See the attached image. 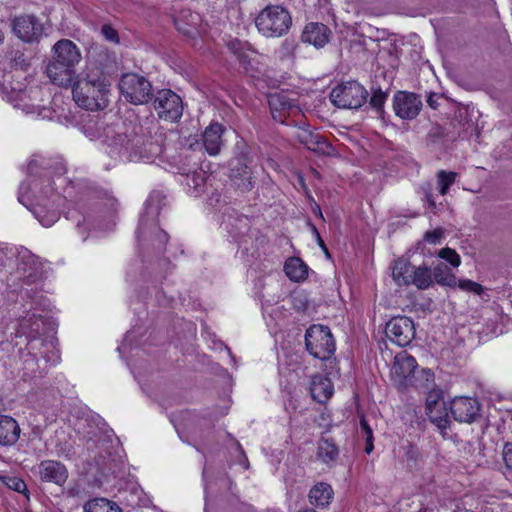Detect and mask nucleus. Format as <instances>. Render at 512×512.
<instances>
[{"label":"nucleus","mask_w":512,"mask_h":512,"mask_svg":"<svg viewBox=\"0 0 512 512\" xmlns=\"http://www.w3.org/2000/svg\"><path fill=\"white\" fill-rule=\"evenodd\" d=\"M269 106L273 118L282 123L284 122L285 112L296 108L286 95L280 93L270 95Z\"/></svg>","instance_id":"20"},{"label":"nucleus","mask_w":512,"mask_h":512,"mask_svg":"<svg viewBox=\"0 0 512 512\" xmlns=\"http://www.w3.org/2000/svg\"><path fill=\"white\" fill-rule=\"evenodd\" d=\"M53 183H54V181H52L50 179V177H48V176H45V178L40 183V185H41V193H42V195L44 197H46L48 199H50V198H52L54 196V193H53L54 189L52 187ZM32 185H33L34 189H37L38 186H39V183L34 181Z\"/></svg>","instance_id":"39"},{"label":"nucleus","mask_w":512,"mask_h":512,"mask_svg":"<svg viewBox=\"0 0 512 512\" xmlns=\"http://www.w3.org/2000/svg\"><path fill=\"white\" fill-rule=\"evenodd\" d=\"M12 30L23 42L33 43L42 36L43 24L36 16L25 14L13 19Z\"/></svg>","instance_id":"8"},{"label":"nucleus","mask_w":512,"mask_h":512,"mask_svg":"<svg viewBox=\"0 0 512 512\" xmlns=\"http://www.w3.org/2000/svg\"><path fill=\"white\" fill-rule=\"evenodd\" d=\"M387 93L383 92L381 89L374 90L372 92V96L369 100V105L380 114L383 111L384 104L387 99Z\"/></svg>","instance_id":"35"},{"label":"nucleus","mask_w":512,"mask_h":512,"mask_svg":"<svg viewBox=\"0 0 512 512\" xmlns=\"http://www.w3.org/2000/svg\"><path fill=\"white\" fill-rule=\"evenodd\" d=\"M456 286L463 291L472 292L477 295H480L483 291V287L479 283L469 279L457 280Z\"/></svg>","instance_id":"38"},{"label":"nucleus","mask_w":512,"mask_h":512,"mask_svg":"<svg viewBox=\"0 0 512 512\" xmlns=\"http://www.w3.org/2000/svg\"><path fill=\"white\" fill-rule=\"evenodd\" d=\"M318 244H319V246H320V247L325 251V253H326L327 255H329L328 250H327V247H326V245H325L324 241L322 240V238H319V242H318Z\"/></svg>","instance_id":"53"},{"label":"nucleus","mask_w":512,"mask_h":512,"mask_svg":"<svg viewBox=\"0 0 512 512\" xmlns=\"http://www.w3.org/2000/svg\"><path fill=\"white\" fill-rule=\"evenodd\" d=\"M54 221H55V216H53V218H52V219H47V220L43 219V220H40L41 224H42L43 226H45V227H49V226H51V225H52V223H53Z\"/></svg>","instance_id":"50"},{"label":"nucleus","mask_w":512,"mask_h":512,"mask_svg":"<svg viewBox=\"0 0 512 512\" xmlns=\"http://www.w3.org/2000/svg\"><path fill=\"white\" fill-rule=\"evenodd\" d=\"M40 479L62 486L68 479V470L64 464L55 460H43L38 465Z\"/></svg>","instance_id":"12"},{"label":"nucleus","mask_w":512,"mask_h":512,"mask_svg":"<svg viewBox=\"0 0 512 512\" xmlns=\"http://www.w3.org/2000/svg\"><path fill=\"white\" fill-rule=\"evenodd\" d=\"M368 92L363 85L357 81H348L332 89L330 93L331 102L344 109H358L366 101Z\"/></svg>","instance_id":"5"},{"label":"nucleus","mask_w":512,"mask_h":512,"mask_svg":"<svg viewBox=\"0 0 512 512\" xmlns=\"http://www.w3.org/2000/svg\"><path fill=\"white\" fill-rule=\"evenodd\" d=\"M237 446H238L239 450L241 451V453H243V450H242L241 445L238 443V445H237Z\"/></svg>","instance_id":"64"},{"label":"nucleus","mask_w":512,"mask_h":512,"mask_svg":"<svg viewBox=\"0 0 512 512\" xmlns=\"http://www.w3.org/2000/svg\"><path fill=\"white\" fill-rule=\"evenodd\" d=\"M446 404L443 397L438 392H430L426 399V410L433 407H442Z\"/></svg>","instance_id":"42"},{"label":"nucleus","mask_w":512,"mask_h":512,"mask_svg":"<svg viewBox=\"0 0 512 512\" xmlns=\"http://www.w3.org/2000/svg\"><path fill=\"white\" fill-rule=\"evenodd\" d=\"M48 78L60 87H69L73 84L76 71L75 67L51 59L46 67Z\"/></svg>","instance_id":"13"},{"label":"nucleus","mask_w":512,"mask_h":512,"mask_svg":"<svg viewBox=\"0 0 512 512\" xmlns=\"http://www.w3.org/2000/svg\"><path fill=\"white\" fill-rule=\"evenodd\" d=\"M16 97L17 99L14 100V107L20 108L26 114H36L41 118H49L51 116V110L49 108L28 103L26 101L28 98L26 91H19Z\"/></svg>","instance_id":"24"},{"label":"nucleus","mask_w":512,"mask_h":512,"mask_svg":"<svg viewBox=\"0 0 512 512\" xmlns=\"http://www.w3.org/2000/svg\"><path fill=\"white\" fill-rule=\"evenodd\" d=\"M52 59L76 67L81 61V52L77 45L69 39L57 41L53 48Z\"/></svg>","instance_id":"14"},{"label":"nucleus","mask_w":512,"mask_h":512,"mask_svg":"<svg viewBox=\"0 0 512 512\" xmlns=\"http://www.w3.org/2000/svg\"><path fill=\"white\" fill-rule=\"evenodd\" d=\"M154 108L159 118L166 121H177L183 113V103L175 92L163 89L157 92L154 99Z\"/></svg>","instance_id":"6"},{"label":"nucleus","mask_w":512,"mask_h":512,"mask_svg":"<svg viewBox=\"0 0 512 512\" xmlns=\"http://www.w3.org/2000/svg\"><path fill=\"white\" fill-rule=\"evenodd\" d=\"M230 178L237 189L241 191H249L252 188L251 171L246 164L240 161L231 168Z\"/></svg>","instance_id":"22"},{"label":"nucleus","mask_w":512,"mask_h":512,"mask_svg":"<svg viewBox=\"0 0 512 512\" xmlns=\"http://www.w3.org/2000/svg\"><path fill=\"white\" fill-rule=\"evenodd\" d=\"M64 173H65V168H64V167H60V168H58V172H57V174H58L59 176L63 175ZM58 180H61V177H58Z\"/></svg>","instance_id":"54"},{"label":"nucleus","mask_w":512,"mask_h":512,"mask_svg":"<svg viewBox=\"0 0 512 512\" xmlns=\"http://www.w3.org/2000/svg\"><path fill=\"white\" fill-rule=\"evenodd\" d=\"M443 238V230L438 228L433 231H427L424 235V240L430 244H438Z\"/></svg>","instance_id":"44"},{"label":"nucleus","mask_w":512,"mask_h":512,"mask_svg":"<svg viewBox=\"0 0 512 512\" xmlns=\"http://www.w3.org/2000/svg\"><path fill=\"white\" fill-rule=\"evenodd\" d=\"M425 199L429 203L430 207H432L433 209L436 208L435 201H434L432 193L430 191L425 192Z\"/></svg>","instance_id":"48"},{"label":"nucleus","mask_w":512,"mask_h":512,"mask_svg":"<svg viewBox=\"0 0 512 512\" xmlns=\"http://www.w3.org/2000/svg\"><path fill=\"white\" fill-rule=\"evenodd\" d=\"M360 433L365 438V452L370 454L373 449V431L365 418L360 420Z\"/></svg>","instance_id":"33"},{"label":"nucleus","mask_w":512,"mask_h":512,"mask_svg":"<svg viewBox=\"0 0 512 512\" xmlns=\"http://www.w3.org/2000/svg\"><path fill=\"white\" fill-rule=\"evenodd\" d=\"M430 421L443 433L449 426L450 420L446 404L426 410Z\"/></svg>","instance_id":"30"},{"label":"nucleus","mask_w":512,"mask_h":512,"mask_svg":"<svg viewBox=\"0 0 512 512\" xmlns=\"http://www.w3.org/2000/svg\"><path fill=\"white\" fill-rule=\"evenodd\" d=\"M445 137V130L438 124H433L427 134V140L430 143H437Z\"/></svg>","instance_id":"41"},{"label":"nucleus","mask_w":512,"mask_h":512,"mask_svg":"<svg viewBox=\"0 0 512 512\" xmlns=\"http://www.w3.org/2000/svg\"><path fill=\"white\" fill-rule=\"evenodd\" d=\"M316 213H318V214H319V216H320L321 218H323V215H322V212H321V210H320V207H319V206H317Z\"/></svg>","instance_id":"58"},{"label":"nucleus","mask_w":512,"mask_h":512,"mask_svg":"<svg viewBox=\"0 0 512 512\" xmlns=\"http://www.w3.org/2000/svg\"><path fill=\"white\" fill-rule=\"evenodd\" d=\"M13 65L19 67L21 70H25L28 66L24 53L16 51L12 58Z\"/></svg>","instance_id":"46"},{"label":"nucleus","mask_w":512,"mask_h":512,"mask_svg":"<svg viewBox=\"0 0 512 512\" xmlns=\"http://www.w3.org/2000/svg\"><path fill=\"white\" fill-rule=\"evenodd\" d=\"M415 266H413L408 260L399 258L395 260L393 269H392V276L394 281L398 285H411V280L413 277Z\"/></svg>","instance_id":"23"},{"label":"nucleus","mask_w":512,"mask_h":512,"mask_svg":"<svg viewBox=\"0 0 512 512\" xmlns=\"http://www.w3.org/2000/svg\"><path fill=\"white\" fill-rule=\"evenodd\" d=\"M4 41V32L2 31V29L0 28V44H2Z\"/></svg>","instance_id":"55"},{"label":"nucleus","mask_w":512,"mask_h":512,"mask_svg":"<svg viewBox=\"0 0 512 512\" xmlns=\"http://www.w3.org/2000/svg\"><path fill=\"white\" fill-rule=\"evenodd\" d=\"M333 392V384L328 377L321 374L311 377L310 393L314 400L319 403H325L331 398Z\"/></svg>","instance_id":"16"},{"label":"nucleus","mask_w":512,"mask_h":512,"mask_svg":"<svg viewBox=\"0 0 512 512\" xmlns=\"http://www.w3.org/2000/svg\"><path fill=\"white\" fill-rule=\"evenodd\" d=\"M339 454L335 443L330 439H321L318 443L317 456L325 463L334 461Z\"/></svg>","instance_id":"31"},{"label":"nucleus","mask_w":512,"mask_h":512,"mask_svg":"<svg viewBox=\"0 0 512 512\" xmlns=\"http://www.w3.org/2000/svg\"><path fill=\"white\" fill-rule=\"evenodd\" d=\"M20 436V427L11 416L0 415V445L11 446Z\"/></svg>","instance_id":"19"},{"label":"nucleus","mask_w":512,"mask_h":512,"mask_svg":"<svg viewBox=\"0 0 512 512\" xmlns=\"http://www.w3.org/2000/svg\"><path fill=\"white\" fill-rule=\"evenodd\" d=\"M84 512H122L121 508L106 498H95L85 503Z\"/></svg>","instance_id":"29"},{"label":"nucleus","mask_w":512,"mask_h":512,"mask_svg":"<svg viewBox=\"0 0 512 512\" xmlns=\"http://www.w3.org/2000/svg\"><path fill=\"white\" fill-rule=\"evenodd\" d=\"M299 512H316V511L312 508H305V509L300 510Z\"/></svg>","instance_id":"56"},{"label":"nucleus","mask_w":512,"mask_h":512,"mask_svg":"<svg viewBox=\"0 0 512 512\" xmlns=\"http://www.w3.org/2000/svg\"><path fill=\"white\" fill-rule=\"evenodd\" d=\"M284 270L287 277L292 281H301L307 277V265L297 257L289 258L284 265Z\"/></svg>","instance_id":"25"},{"label":"nucleus","mask_w":512,"mask_h":512,"mask_svg":"<svg viewBox=\"0 0 512 512\" xmlns=\"http://www.w3.org/2000/svg\"><path fill=\"white\" fill-rule=\"evenodd\" d=\"M292 17L288 10L280 5H268L255 18L258 32L266 38H279L288 33Z\"/></svg>","instance_id":"2"},{"label":"nucleus","mask_w":512,"mask_h":512,"mask_svg":"<svg viewBox=\"0 0 512 512\" xmlns=\"http://www.w3.org/2000/svg\"><path fill=\"white\" fill-rule=\"evenodd\" d=\"M415 333V324L409 317H393L386 323L385 334L387 338L398 346L404 347L410 344L415 337Z\"/></svg>","instance_id":"7"},{"label":"nucleus","mask_w":512,"mask_h":512,"mask_svg":"<svg viewBox=\"0 0 512 512\" xmlns=\"http://www.w3.org/2000/svg\"><path fill=\"white\" fill-rule=\"evenodd\" d=\"M453 512H473V511L457 508V509L453 510Z\"/></svg>","instance_id":"57"},{"label":"nucleus","mask_w":512,"mask_h":512,"mask_svg":"<svg viewBox=\"0 0 512 512\" xmlns=\"http://www.w3.org/2000/svg\"><path fill=\"white\" fill-rule=\"evenodd\" d=\"M329 28L321 23H309L302 32V41L317 48L323 47L329 40Z\"/></svg>","instance_id":"17"},{"label":"nucleus","mask_w":512,"mask_h":512,"mask_svg":"<svg viewBox=\"0 0 512 512\" xmlns=\"http://www.w3.org/2000/svg\"><path fill=\"white\" fill-rule=\"evenodd\" d=\"M438 256L441 259L446 260L453 267H458L461 264V258L459 254L449 247L443 248L438 252Z\"/></svg>","instance_id":"36"},{"label":"nucleus","mask_w":512,"mask_h":512,"mask_svg":"<svg viewBox=\"0 0 512 512\" xmlns=\"http://www.w3.org/2000/svg\"><path fill=\"white\" fill-rule=\"evenodd\" d=\"M450 411L456 421L472 423L479 416L480 404L471 397H455L450 403Z\"/></svg>","instance_id":"10"},{"label":"nucleus","mask_w":512,"mask_h":512,"mask_svg":"<svg viewBox=\"0 0 512 512\" xmlns=\"http://www.w3.org/2000/svg\"><path fill=\"white\" fill-rule=\"evenodd\" d=\"M457 173L439 170L437 172V184L441 195H446L450 186L455 182Z\"/></svg>","instance_id":"32"},{"label":"nucleus","mask_w":512,"mask_h":512,"mask_svg":"<svg viewBox=\"0 0 512 512\" xmlns=\"http://www.w3.org/2000/svg\"><path fill=\"white\" fill-rule=\"evenodd\" d=\"M119 89L125 100L134 105L146 104L153 97L150 81L137 73L123 74L119 81Z\"/></svg>","instance_id":"4"},{"label":"nucleus","mask_w":512,"mask_h":512,"mask_svg":"<svg viewBox=\"0 0 512 512\" xmlns=\"http://www.w3.org/2000/svg\"><path fill=\"white\" fill-rule=\"evenodd\" d=\"M228 48L237 57L243 71L249 75H254L256 67L253 64L252 56L255 52L249 47L248 43L233 39L228 42Z\"/></svg>","instance_id":"15"},{"label":"nucleus","mask_w":512,"mask_h":512,"mask_svg":"<svg viewBox=\"0 0 512 512\" xmlns=\"http://www.w3.org/2000/svg\"><path fill=\"white\" fill-rule=\"evenodd\" d=\"M427 102H428V104H429V106H430V107H432V108H434V109L437 107V103H436V101H435V100H433V97H432V96H430V97L428 98Z\"/></svg>","instance_id":"52"},{"label":"nucleus","mask_w":512,"mask_h":512,"mask_svg":"<svg viewBox=\"0 0 512 512\" xmlns=\"http://www.w3.org/2000/svg\"><path fill=\"white\" fill-rule=\"evenodd\" d=\"M312 228H313V234L317 236V233H319L317 228L315 226H312Z\"/></svg>","instance_id":"61"},{"label":"nucleus","mask_w":512,"mask_h":512,"mask_svg":"<svg viewBox=\"0 0 512 512\" xmlns=\"http://www.w3.org/2000/svg\"><path fill=\"white\" fill-rule=\"evenodd\" d=\"M175 24H176V25H178V24H177V22H175ZM177 28H178L180 31H182V29H181L179 26H177ZM183 33H185V34H189V33H190V31H189V30H183Z\"/></svg>","instance_id":"59"},{"label":"nucleus","mask_w":512,"mask_h":512,"mask_svg":"<svg viewBox=\"0 0 512 512\" xmlns=\"http://www.w3.org/2000/svg\"><path fill=\"white\" fill-rule=\"evenodd\" d=\"M60 200V196H56L55 199H53V203H55L56 201ZM52 206H54V204H52Z\"/></svg>","instance_id":"63"},{"label":"nucleus","mask_w":512,"mask_h":512,"mask_svg":"<svg viewBox=\"0 0 512 512\" xmlns=\"http://www.w3.org/2000/svg\"><path fill=\"white\" fill-rule=\"evenodd\" d=\"M426 375L427 382H433L434 375L430 370L423 371Z\"/></svg>","instance_id":"51"},{"label":"nucleus","mask_w":512,"mask_h":512,"mask_svg":"<svg viewBox=\"0 0 512 512\" xmlns=\"http://www.w3.org/2000/svg\"><path fill=\"white\" fill-rule=\"evenodd\" d=\"M393 108L401 119L412 120L419 114L422 101L415 93L398 91L393 97Z\"/></svg>","instance_id":"9"},{"label":"nucleus","mask_w":512,"mask_h":512,"mask_svg":"<svg viewBox=\"0 0 512 512\" xmlns=\"http://www.w3.org/2000/svg\"><path fill=\"white\" fill-rule=\"evenodd\" d=\"M417 367L415 358L406 351H402L394 358L391 374L400 385H404L414 375Z\"/></svg>","instance_id":"11"},{"label":"nucleus","mask_w":512,"mask_h":512,"mask_svg":"<svg viewBox=\"0 0 512 512\" xmlns=\"http://www.w3.org/2000/svg\"><path fill=\"white\" fill-rule=\"evenodd\" d=\"M225 128L219 123L206 127L202 140L205 150L212 156L219 154L222 146V134Z\"/></svg>","instance_id":"18"},{"label":"nucleus","mask_w":512,"mask_h":512,"mask_svg":"<svg viewBox=\"0 0 512 512\" xmlns=\"http://www.w3.org/2000/svg\"><path fill=\"white\" fill-rule=\"evenodd\" d=\"M0 89L5 92L16 91V87L12 83V75L11 73H7L5 68L0 67Z\"/></svg>","instance_id":"40"},{"label":"nucleus","mask_w":512,"mask_h":512,"mask_svg":"<svg viewBox=\"0 0 512 512\" xmlns=\"http://www.w3.org/2000/svg\"><path fill=\"white\" fill-rule=\"evenodd\" d=\"M308 498L311 505L326 507L333 498V489L328 483H317L310 489Z\"/></svg>","instance_id":"21"},{"label":"nucleus","mask_w":512,"mask_h":512,"mask_svg":"<svg viewBox=\"0 0 512 512\" xmlns=\"http://www.w3.org/2000/svg\"><path fill=\"white\" fill-rule=\"evenodd\" d=\"M158 237L162 243H166L168 241V234L163 230L159 231Z\"/></svg>","instance_id":"49"},{"label":"nucleus","mask_w":512,"mask_h":512,"mask_svg":"<svg viewBox=\"0 0 512 512\" xmlns=\"http://www.w3.org/2000/svg\"><path fill=\"white\" fill-rule=\"evenodd\" d=\"M2 482L11 490L25 494L27 490L26 483L17 476H3L0 477Z\"/></svg>","instance_id":"34"},{"label":"nucleus","mask_w":512,"mask_h":512,"mask_svg":"<svg viewBox=\"0 0 512 512\" xmlns=\"http://www.w3.org/2000/svg\"><path fill=\"white\" fill-rule=\"evenodd\" d=\"M101 34L103 37L113 43L119 42L118 32L109 24H104L101 27Z\"/></svg>","instance_id":"43"},{"label":"nucleus","mask_w":512,"mask_h":512,"mask_svg":"<svg viewBox=\"0 0 512 512\" xmlns=\"http://www.w3.org/2000/svg\"><path fill=\"white\" fill-rule=\"evenodd\" d=\"M203 171H195L191 174H188L186 176V184L187 186L194 188L195 190H200L205 183V177H204Z\"/></svg>","instance_id":"37"},{"label":"nucleus","mask_w":512,"mask_h":512,"mask_svg":"<svg viewBox=\"0 0 512 512\" xmlns=\"http://www.w3.org/2000/svg\"><path fill=\"white\" fill-rule=\"evenodd\" d=\"M295 50V42L293 40L286 39L280 46V53L282 56L290 57L293 55Z\"/></svg>","instance_id":"45"},{"label":"nucleus","mask_w":512,"mask_h":512,"mask_svg":"<svg viewBox=\"0 0 512 512\" xmlns=\"http://www.w3.org/2000/svg\"><path fill=\"white\" fill-rule=\"evenodd\" d=\"M109 87L110 84L105 78L88 74L73 85V99L79 107L86 110H103L109 103Z\"/></svg>","instance_id":"1"},{"label":"nucleus","mask_w":512,"mask_h":512,"mask_svg":"<svg viewBox=\"0 0 512 512\" xmlns=\"http://www.w3.org/2000/svg\"><path fill=\"white\" fill-rule=\"evenodd\" d=\"M307 351L316 359L328 360L335 353V340L328 326L312 325L305 334Z\"/></svg>","instance_id":"3"},{"label":"nucleus","mask_w":512,"mask_h":512,"mask_svg":"<svg viewBox=\"0 0 512 512\" xmlns=\"http://www.w3.org/2000/svg\"><path fill=\"white\" fill-rule=\"evenodd\" d=\"M433 283L436 282L441 286L456 287L457 278L452 273L451 269L443 263H438L432 269Z\"/></svg>","instance_id":"27"},{"label":"nucleus","mask_w":512,"mask_h":512,"mask_svg":"<svg viewBox=\"0 0 512 512\" xmlns=\"http://www.w3.org/2000/svg\"><path fill=\"white\" fill-rule=\"evenodd\" d=\"M312 228H313V234L317 236V233H319L317 228L315 226H312Z\"/></svg>","instance_id":"60"},{"label":"nucleus","mask_w":512,"mask_h":512,"mask_svg":"<svg viewBox=\"0 0 512 512\" xmlns=\"http://www.w3.org/2000/svg\"><path fill=\"white\" fill-rule=\"evenodd\" d=\"M299 141L309 150L315 152H325L329 147L326 140L317 133L302 131L298 134Z\"/></svg>","instance_id":"26"},{"label":"nucleus","mask_w":512,"mask_h":512,"mask_svg":"<svg viewBox=\"0 0 512 512\" xmlns=\"http://www.w3.org/2000/svg\"><path fill=\"white\" fill-rule=\"evenodd\" d=\"M503 460L506 467L512 471V443H506L503 448Z\"/></svg>","instance_id":"47"},{"label":"nucleus","mask_w":512,"mask_h":512,"mask_svg":"<svg viewBox=\"0 0 512 512\" xmlns=\"http://www.w3.org/2000/svg\"><path fill=\"white\" fill-rule=\"evenodd\" d=\"M411 285L420 290H426L433 285L432 269L428 266H418L414 268Z\"/></svg>","instance_id":"28"},{"label":"nucleus","mask_w":512,"mask_h":512,"mask_svg":"<svg viewBox=\"0 0 512 512\" xmlns=\"http://www.w3.org/2000/svg\"><path fill=\"white\" fill-rule=\"evenodd\" d=\"M33 166H34V164L31 162V163L29 164V166H28L29 171H32V170H33Z\"/></svg>","instance_id":"62"}]
</instances>
